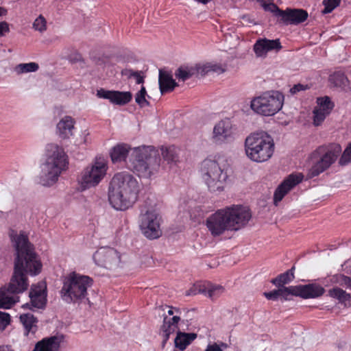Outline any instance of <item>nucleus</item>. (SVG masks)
<instances>
[{
  "label": "nucleus",
  "instance_id": "f257e3e1",
  "mask_svg": "<svg viewBox=\"0 0 351 351\" xmlns=\"http://www.w3.org/2000/svg\"><path fill=\"white\" fill-rule=\"evenodd\" d=\"M11 239L16 251L14 272L7 286L0 288V308H10L19 302L18 294L26 291L29 287L27 274H38L42 268L37 259L33 245L24 234H11Z\"/></svg>",
  "mask_w": 351,
  "mask_h": 351
},
{
  "label": "nucleus",
  "instance_id": "f03ea898",
  "mask_svg": "<svg viewBox=\"0 0 351 351\" xmlns=\"http://www.w3.org/2000/svg\"><path fill=\"white\" fill-rule=\"evenodd\" d=\"M250 209L239 205L228 206L217 210L206 219V225L213 237L223 234L226 231H237L244 228L250 219Z\"/></svg>",
  "mask_w": 351,
  "mask_h": 351
},
{
  "label": "nucleus",
  "instance_id": "7ed1b4c3",
  "mask_svg": "<svg viewBox=\"0 0 351 351\" xmlns=\"http://www.w3.org/2000/svg\"><path fill=\"white\" fill-rule=\"evenodd\" d=\"M139 191L138 182L132 175L126 172L116 173L109 186L110 203L117 210H125L137 200Z\"/></svg>",
  "mask_w": 351,
  "mask_h": 351
},
{
  "label": "nucleus",
  "instance_id": "20e7f679",
  "mask_svg": "<svg viewBox=\"0 0 351 351\" xmlns=\"http://www.w3.org/2000/svg\"><path fill=\"white\" fill-rule=\"evenodd\" d=\"M46 156V161L42 166L40 183L44 186H50L57 182L62 171L68 165V160L64 149L53 143L47 145Z\"/></svg>",
  "mask_w": 351,
  "mask_h": 351
},
{
  "label": "nucleus",
  "instance_id": "39448f33",
  "mask_svg": "<svg viewBox=\"0 0 351 351\" xmlns=\"http://www.w3.org/2000/svg\"><path fill=\"white\" fill-rule=\"evenodd\" d=\"M130 160V168L138 176L146 178L158 173L160 166V158L153 147L134 148Z\"/></svg>",
  "mask_w": 351,
  "mask_h": 351
},
{
  "label": "nucleus",
  "instance_id": "423d86ee",
  "mask_svg": "<svg viewBox=\"0 0 351 351\" xmlns=\"http://www.w3.org/2000/svg\"><path fill=\"white\" fill-rule=\"evenodd\" d=\"M93 282V279L88 276L71 272L62 278L60 296L66 303L81 302L86 298L87 289L92 286Z\"/></svg>",
  "mask_w": 351,
  "mask_h": 351
},
{
  "label": "nucleus",
  "instance_id": "0eeeda50",
  "mask_svg": "<svg viewBox=\"0 0 351 351\" xmlns=\"http://www.w3.org/2000/svg\"><path fill=\"white\" fill-rule=\"evenodd\" d=\"M245 150L251 160L263 162L272 156L274 143L272 138L265 132L253 133L245 141Z\"/></svg>",
  "mask_w": 351,
  "mask_h": 351
},
{
  "label": "nucleus",
  "instance_id": "6e6552de",
  "mask_svg": "<svg viewBox=\"0 0 351 351\" xmlns=\"http://www.w3.org/2000/svg\"><path fill=\"white\" fill-rule=\"evenodd\" d=\"M341 152L339 144L332 143L327 146H320L311 155L313 165L309 170L310 178L319 176L328 169L337 160Z\"/></svg>",
  "mask_w": 351,
  "mask_h": 351
},
{
  "label": "nucleus",
  "instance_id": "1a4fd4ad",
  "mask_svg": "<svg viewBox=\"0 0 351 351\" xmlns=\"http://www.w3.org/2000/svg\"><path fill=\"white\" fill-rule=\"evenodd\" d=\"M202 177L210 191L223 190V182L228 178L227 173L217 160L206 158L201 164Z\"/></svg>",
  "mask_w": 351,
  "mask_h": 351
},
{
  "label": "nucleus",
  "instance_id": "9d476101",
  "mask_svg": "<svg viewBox=\"0 0 351 351\" xmlns=\"http://www.w3.org/2000/svg\"><path fill=\"white\" fill-rule=\"evenodd\" d=\"M284 95L278 91H271L253 99L251 108L257 114L263 116H272L282 107Z\"/></svg>",
  "mask_w": 351,
  "mask_h": 351
},
{
  "label": "nucleus",
  "instance_id": "9b49d317",
  "mask_svg": "<svg viewBox=\"0 0 351 351\" xmlns=\"http://www.w3.org/2000/svg\"><path fill=\"white\" fill-rule=\"evenodd\" d=\"M108 169L107 162L101 157L95 160L82 171L80 184L83 190L96 186L104 179Z\"/></svg>",
  "mask_w": 351,
  "mask_h": 351
},
{
  "label": "nucleus",
  "instance_id": "f8f14e48",
  "mask_svg": "<svg viewBox=\"0 0 351 351\" xmlns=\"http://www.w3.org/2000/svg\"><path fill=\"white\" fill-rule=\"evenodd\" d=\"M160 217L153 209L141 210L139 217V227L143 235L149 239H156L162 235Z\"/></svg>",
  "mask_w": 351,
  "mask_h": 351
},
{
  "label": "nucleus",
  "instance_id": "ddd939ff",
  "mask_svg": "<svg viewBox=\"0 0 351 351\" xmlns=\"http://www.w3.org/2000/svg\"><path fill=\"white\" fill-rule=\"evenodd\" d=\"M96 265L108 270L117 269L121 263V255L115 249L104 247L97 250L93 254Z\"/></svg>",
  "mask_w": 351,
  "mask_h": 351
},
{
  "label": "nucleus",
  "instance_id": "4468645a",
  "mask_svg": "<svg viewBox=\"0 0 351 351\" xmlns=\"http://www.w3.org/2000/svg\"><path fill=\"white\" fill-rule=\"evenodd\" d=\"M174 315L172 317L165 316L162 325L160 327V335L162 337V347L164 348L170 335L178 329V324L181 320L182 310L178 308L173 307Z\"/></svg>",
  "mask_w": 351,
  "mask_h": 351
},
{
  "label": "nucleus",
  "instance_id": "2eb2a0df",
  "mask_svg": "<svg viewBox=\"0 0 351 351\" xmlns=\"http://www.w3.org/2000/svg\"><path fill=\"white\" fill-rule=\"evenodd\" d=\"M292 296L302 299L317 298L323 295L325 289L317 283L291 286Z\"/></svg>",
  "mask_w": 351,
  "mask_h": 351
},
{
  "label": "nucleus",
  "instance_id": "dca6fc26",
  "mask_svg": "<svg viewBox=\"0 0 351 351\" xmlns=\"http://www.w3.org/2000/svg\"><path fill=\"white\" fill-rule=\"evenodd\" d=\"M302 174L289 175L276 189L274 195V204L277 205L291 189L302 181Z\"/></svg>",
  "mask_w": 351,
  "mask_h": 351
},
{
  "label": "nucleus",
  "instance_id": "f3484780",
  "mask_svg": "<svg viewBox=\"0 0 351 351\" xmlns=\"http://www.w3.org/2000/svg\"><path fill=\"white\" fill-rule=\"evenodd\" d=\"M282 49L279 39L269 40L267 38H259L254 45L253 50L257 58H265L269 51H280Z\"/></svg>",
  "mask_w": 351,
  "mask_h": 351
},
{
  "label": "nucleus",
  "instance_id": "a211bd4d",
  "mask_svg": "<svg viewBox=\"0 0 351 351\" xmlns=\"http://www.w3.org/2000/svg\"><path fill=\"white\" fill-rule=\"evenodd\" d=\"M97 95L100 98L108 99L111 103L119 106L128 104L132 98V95L129 91L106 90L103 88L97 90Z\"/></svg>",
  "mask_w": 351,
  "mask_h": 351
},
{
  "label": "nucleus",
  "instance_id": "6ab92c4d",
  "mask_svg": "<svg viewBox=\"0 0 351 351\" xmlns=\"http://www.w3.org/2000/svg\"><path fill=\"white\" fill-rule=\"evenodd\" d=\"M308 16L303 9L287 8L283 11L280 22L284 25H298L304 22Z\"/></svg>",
  "mask_w": 351,
  "mask_h": 351
},
{
  "label": "nucleus",
  "instance_id": "aec40b11",
  "mask_svg": "<svg viewBox=\"0 0 351 351\" xmlns=\"http://www.w3.org/2000/svg\"><path fill=\"white\" fill-rule=\"evenodd\" d=\"M232 127L229 120L219 121L213 128V139L215 143L221 144L232 138Z\"/></svg>",
  "mask_w": 351,
  "mask_h": 351
},
{
  "label": "nucleus",
  "instance_id": "412c9836",
  "mask_svg": "<svg viewBox=\"0 0 351 351\" xmlns=\"http://www.w3.org/2000/svg\"><path fill=\"white\" fill-rule=\"evenodd\" d=\"M29 298L31 304L27 303L23 306L31 308L30 306L37 308H43L46 305V295L45 290L41 287L33 285L29 291Z\"/></svg>",
  "mask_w": 351,
  "mask_h": 351
},
{
  "label": "nucleus",
  "instance_id": "4be33fe9",
  "mask_svg": "<svg viewBox=\"0 0 351 351\" xmlns=\"http://www.w3.org/2000/svg\"><path fill=\"white\" fill-rule=\"evenodd\" d=\"M62 341V336L45 338L36 344L33 351H57Z\"/></svg>",
  "mask_w": 351,
  "mask_h": 351
},
{
  "label": "nucleus",
  "instance_id": "5701e85b",
  "mask_svg": "<svg viewBox=\"0 0 351 351\" xmlns=\"http://www.w3.org/2000/svg\"><path fill=\"white\" fill-rule=\"evenodd\" d=\"M158 84L162 94L171 92L175 87L178 86V83L173 79L171 73L162 69L159 70Z\"/></svg>",
  "mask_w": 351,
  "mask_h": 351
},
{
  "label": "nucleus",
  "instance_id": "b1692460",
  "mask_svg": "<svg viewBox=\"0 0 351 351\" xmlns=\"http://www.w3.org/2000/svg\"><path fill=\"white\" fill-rule=\"evenodd\" d=\"M75 121L70 116H65L57 124V130L59 136L65 139L73 134Z\"/></svg>",
  "mask_w": 351,
  "mask_h": 351
},
{
  "label": "nucleus",
  "instance_id": "393cba45",
  "mask_svg": "<svg viewBox=\"0 0 351 351\" xmlns=\"http://www.w3.org/2000/svg\"><path fill=\"white\" fill-rule=\"evenodd\" d=\"M197 334L194 332H184L178 330L174 339L175 347L178 351H184L196 338Z\"/></svg>",
  "mask_w": 351,
  "mask_h": 351
},
{
  "label": "nucleus",
  "instance_id": "a878e982",
  "mask_svg": "<svg viewBox=\"0 0 351 351\" xmlns=\"http://www.w3.org/2000/svg\"><path fill=\"white\" fill-rule=\"evenodd\" d=\"M263 294L267 300H277L278 298H280L284 300H291V297L292 296L291 286H289L287 288L278 287L277 289H274L269 292H265Z\"/></svg>",
  "mask_w": 351,
  "mask_h": 351
},
{
  "label": "nucleus",
  "instance_id": "bb28decb",
  "mask_svg": "<svg viewBox=\"0 0 351 351\" xmlns=\"http://www.w3.org/2000/svg\"><path fill=\"white\" fill-rule=\"evenodd\" d=\"M295 267L293 266L290 269L279 274L276 278L271 280V283L277 287L287 288L285 285L289 284L295 278L294 276Z\"/></svg>",
  "mask_w": 351,
  "mask_h": 351
},
{
  "label": "nucleus",
  "instance_id": "cd10ccee",
  "mask_svg": "<svg viewBox=\"0 0 351 351\" xmlns=\"http://www.w3.org/2000/svg\"><path fill=\"white\" fill-rule=\"evenodd\" d=\"M328 295L337 299L344 307L351 306V295L339 287H335L328 291Z\"/></svg>",
  "mask_w": 351,
  "mask_h": 351
},
{
  "label": "nucleus",
  "instance_id": "c85d7f7f",
  "mask_svg": "<svg viewBox=\"0 0 351 351\" xmlns=\"http://www.w3.org/2000/svg\"><path fill=\"white\" fill-rule=\"evenodd\" d=\"M130 147L125 144L115 146L110 152V157L114 163L125 160Z\"/></svg>",
  "mask_w": 351,
  "mask_h": 351
},
{
  "label": "nucleus",
  "instance_id": "c756f323",
  "mask_svg": "<svg viewBox=\"0 0 351 351\" xmlns=\"http://www.w3.org/2000/svg\"><path fill=\"white\" fill-rule=\"evenodd\" d=\"M20 321L25 328V334L34 333L37 330L38 319L32 313H23L20 315Z\"/></svg>",
  "mask_w": 351,
  "mask_h": 351
},
{
  "label": "nucleus",
  "instance_id": "7c9ffc66",
  "mask_svg": "<svg viewBox=\"0 0 351 351\" xmlns=\"http://www.w3.org/2000/svg\"><path fill=\"white\" fill-rule=\"evenodd\" d=\"M330 82L334 86L340 88L342 90H346L349 87V80L344 73L341 71L335 72L329 77Z\"/></svg>",
  "mask_w": 351,
  "mask_h": 351
},
{
  "label": "nucleus",
  "instance_id": "2f4dec72",
  "mask_svg": "<svg viewBox=\"0 0 351 351\" xmlns=\"http://www.w3.org/2000/svg\"><path fill=\"white\" fill-rule=\"evenodd\" d=\"M161 152L164 160L169 164L178 161V149L175 146L162 147Z\"/></svg>",
  "mask_w": 351,
  "mask_h": 351
},
{
  "label": "nucleus",
  "instance_id": "473e14b6",
  "mask_svg": "<svg viewBox=\"0 0 351 351\" xmlns=\"http://www.w3.org/2000/svg\"><path fill=\"white\" fill-rule=\"evenodd\" d=\"M223 291V288L220 285H208V287H200L199 293L208 295L212 300L217 298Z\"/></svg>",
  "mask_w": 351,
  "mask_h": 351
},
{
  "label": "nucleus",
  "instance_id": "72a5a7b5",
  "mask_svg": "<svg viewBox=\"0 0 351 351\" xmlns=\"http://www.w3.org/2000/svg\"><path fill=\"white\" fill-rule=\"evenodd\" d=\"M194 74L195 69L180 66L176 70L175 76L179 80L184 82L191 78Z\"/></svg>",
  "mask_w": 351,
  "mask_h": 351
},
{
  "label": "nucleus",
  "instance_id": "f704fd0d",
  "mask_svg": "<svg viewBox=\"0 0 351 351\" xmlns=\"http://www.w3.org/2000/svg\"><path fill=\"white\" fill-rule=\"evenodd\" d=\"M38 68L39 66L36 62L22 63L16 66L15 71L17 73L21 74L29 72H35L38 69Z\"/></svg>",
  "mask_w": 351,
  "mask_h": 351
},
{
  "label": "nucleus",
  "instance_id": "c9c22d12",
  "mask_svg": "<svg viewBox=\"0 0 351 351\" xmlns=\"http://www.w3.org/2000/svg\"><path fill=\"white\" fill-rule=\"evenodd\" d=\"M146 95V89L143 86H141V90L135 95V101L141 108L149 106V102L145 98Z\"/></svg>",
  "mask_w": 351,
  "mask_h": 351
},
{
  "label": "nucleus",
  "instance_id": "e433bc0d",
  "mask_svg": "<svg viewBox=\"0 0 351 351\" xmlns=\"http://www.w3.org/2000/svg\"><path fill=\"white\" fill-rule=\"evenodd\" d=\"M328 112H324V109L315 108L313 110V123L315 125L318 126L322 123L328 115Z\"/></svg>",
  "mask_w": 351,
  "mask_h": 351
},
{
  "label": "nucleus",
  "instance_id": "4c0bfd02",
  "mask_svg": "<svg viewBox=\"0 0 351 351\" xmlns=\"http://www.w3.org/2000/svg\"><path fill=\"white\" fill-rule=\"evenodd\" d=\"M341 0H324L323 5L324 9L322 11L323 14H326L332 12L340 4Z\"/></svg>",
  "mask_w": 351,
  "mask_h": 351
},
{
  "label": "nucleus",
  "instance_id": "58836bf2",
  "mask_svg": "<svg viewBox=\"0 0 351 351\" xmlns=\"http://www.w3.org/2000/svg\"><path fill=\"white\" fill-rule=\"evenodd\" d=\"M317 104L319 106V109H324V112H328L329 114L333 107V105L331 102L330 97L327 96L324 97L318 98Z\"/></svg>",
  "mask_w": 351,
  "mask_h": 351
},
{
  "label": "nucleus",
  "instance_id": "ea45409f",
  "mask_svg": "<svg viewBox=\"0 0 351 351\" xmlns=\"http://www.w3.org/2000/svg\"><path fill=\"white\" fill-rule=\"evenodd\" d=\"M264 9L266 11L272 12L274 15L278 19L279 21L280 20L284 11L280 10L276 4L273 3L265 4L264 5Z\"/></svg>",
  "mask_w": 351,
  "mask_h": 351
},
{
  "label": "nucleus",
  "instance_id": "a19ab883",
  "mask_svg": "<svg viewBox=\"0 0 351 351\" xmlns=\"http://www.w3.org/2000/svg\"><path fill=\"white\" fill-rule=\"evenodd\" d=\"M228 348L227 343L220 341L209 343L204 351H225Z\"/></svg>",
  "mask_w": 351,
  "mask_h": 351
},
{
  "label": "nucleus",
  "instance_id": "79ce46f5",
  "mask_svg": "<svg viewBox=\"0 0 351 351\" xmlns=\"http://www.w3.org/2000/svg\"><path fill=\"white\" fill-rule=\"evenodd\" d=\"M349 162H351V143L344 150L339 161V165L342 166L346 165Z\"/></svg>",
  "mask_w": 351,
  "mask_h": 351
},
{
  "label": "nucleus",
  "instance_id": "37998d69",
  "mask_svg": "<svg viewBox=\"0 0 351 351\" xmlns=\"http://www.w3.org/2000/svg\"><path fill=\"white\" fill-rule=\"evenodd\" d=\"M46 20L42 16L40 15L34 22L33 23V27L40 32H44L46 30Z\"/></svg>",
  "mask_w": 351,
  "mask_h": 351
},
{
  "label": "nucleus",
  "instance_id": "c03bdc74",
  "mask_svg": "<svg viewBox=\"0 0 351 351\" xmlns=\"http://www.w3.org/2000/svg\"><path fill=\"white\" fill-rule=\"evenodd\" d=\"M10 323V316L8 313L0 311V329L3 330Z\"/></svg>",
  "mask_w": 351,
  "mask_h": 351
},
{
  "label": "nucleus",
  "instance_id": "a18cd8bd",
  "mask_svg": "<svg viewBox=\"0 0 351 351\" xmlns=\"http://www.w3.org/2000/svg\"><path fill=\"white\" fill-rule=\"evenodd\" d=\"M310 87L308 85H304V84H298L294 85L290 89V93L292 95H294V94L298 93L300 91L306 90L308 89Z\"/></svg>",
  "mask_w": 351,
  "mask_h": 351
},
{
  "label": "nucleus",
  "instance_id": "49530a36",
  "mask_svg": "<svg viewBox=\"0 0 351 351\" xmlns=\"http://www.w3.org/2000/svg\"><path fill=\"white\" fill-rule=\"evenodd\" d=\"M10 32L9 24L5 21L0 22V37Z\"/></svg>",
  "mask_w": 351,
  "mask_h": 351
},
{
  "label": "nucleus",
  "instance_id": "de8ad7c7",
  "mask_svg": "<svg viewBox=\"0 0 351 351\" xmlns=\"http://www.w3.org/2000/svg\"><path fill=\"white\" fill-rule=\"evenodd\" d=\"M210 71L216 72L218 73H222L225 71V69H223L220 65L216 64H208Z\"/></svg>",
  "mask_w": 351,
  "mask_h": 351
},
{
  "label": "nucleus",
  "instance_id": "09e8293b",
  "mask_svg": "<svg viewBox=\"0 0 351 351\" xmlns=\"http://www.w3.org/2000/svg\"><path fill=\"white\" fill-rule=\"evenodd\" d=\"M196 71L201 75H205L208 73L210 72L208 64L203 66H198L196 67Z\"/></svg>",
  "mask_w": 351,
  "mask_h": 351
},
{
  "label": "nucleus",
  "instance_id": "8fccbe9b",
  "mask_svg": "<svg viewBox=\"0 0 351 351\" xmlns=\"http://www.w3.org/2000/svg\"><path fill=\"white\" fill-rule=\"evenodd\" d=\"M142 71H135L133 78L135 79L136 84H143L144 82V76L142 75Z\"/></svg>",
  "mask_w": 351,
  "mask_h": 351
},
{
  "label": "nucleus",
  "instance_id": "3c124183",
  "mask_svg": "<svg viewBox=\"0 0 351 351\" xmlns=\"http://www.w3.org/2000/svg\"><path fill=\"white\" fill-rule=\"evenodd\" d=\"M134 73H135V71H133L132 69H123L121 72V74L123 76H126L128 79L133 77Z\"/></svg>",
  "mask_w": 351,
  "mask_h": 351
},
{
  "label": "nucleus",
  "instance_id": "603ef678",
  "mask_svg": "<svg viewBox=\"0 0 351 351\" xmlns=\"http://www.w3.org/2000/svg\"><path fill=\"white\" fill-rule=\"evenodd\" d=\"M343 282L348 287L351 288V278L348 276H343Z\"/></svg>",
  "mask_w": 351,
  "mask_h": 351
},
{
  "label": "nucleus",
  "instance_id": "864d4df0",
  "mask_svg": "<svg viewBox=\"0 0 351 351\" xmlns=\"http://www.w3.org/2000/svg\"><path fill=\"white\" fill-rule=\"evenodd\" d=\"M0 351H14L10 346H0Z\"/></svg>",
  "mask_w": 351,
  "mask_h": 351
},
{
  "label": "nucleus",
  "instance_id": "5fc2aeb1",
  "mask_svg": "<svg viewBox=\"0 0 351 351\" xmlns=\"http://www.w3.org/2000/svg\"><path fill=\"white\" fill-rule=\"evenodd\" d=\"M7 14V10L3 7H0V16L5 15Z\"/></svg>",
  "mask_w": 351,
  "mask_h": 351
},
{
  "label": "nucleus",
  "instance_id": "6e6d98bb",
  "mask_svg": "<svg viewBox=\"0 0 351 351\" xmlns=\"http://www.w3.org/2000/svg\"><path fill=\"white\" fill-rule=\"evenodd\" d=\"M194 1L197 2V3H202V4H206L209 1H210V0H194Z\"/></svg>",
  "mask_w": 351,
  "mask_h": 351
},
{
  "label": "nucleus",
  "instance_id": "4d7b16f0",
  "mask_svg": "<svg viewBox=\"0 0 351 351\" xmlns=\"http://www.w3.org/2000/svg\"><path fill=\"white\" fill-rule=\"evenodd\" d=\"M168 314L169 315H174V311H173V307H171L170 309L168 311Z\"/></svg>",
  "mask_w": 351,
  "mask_h": 351
},
{
  "label": "nucleus",
  "instance_id": "13d9d810",
  "mask_svg": "<svg viewBox=\"0 0 351 351\" xmlns=\"http://www.w3.org/2000/svg\"><path fill=\"white\" fill-rule=\"evenodd\" d=\"M97 64L100 65V64H101V62H100V60H99L98 62H97Z\"/></svg>",
  "mask_w": 351,
  "mask_h": 351
}]
</instances>
